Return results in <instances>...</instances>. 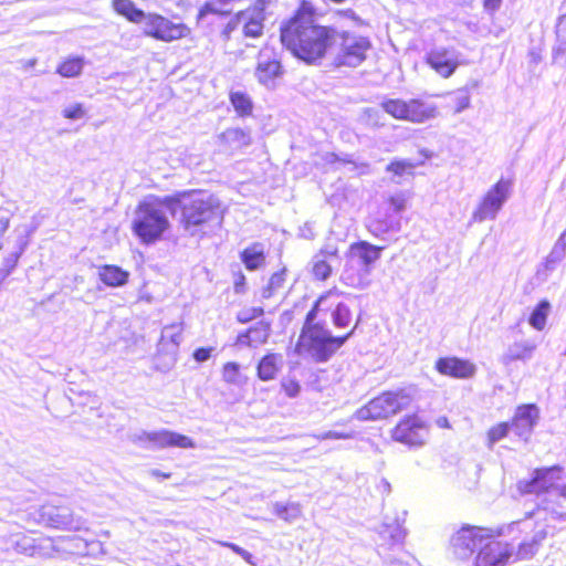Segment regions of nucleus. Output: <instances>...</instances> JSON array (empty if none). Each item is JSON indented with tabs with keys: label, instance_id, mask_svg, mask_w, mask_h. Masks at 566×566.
<instances>
[{
	"label": "nucleus",
	"instance_id": "nucleus-57",
	"mask_svg": "<svg viewBox=\"0 0 566 566\" xmlns=\"http://www.w3.org/2000/svg\"><path fill=\"white\" fill-rule=\"evenodd\" d=\"M399 227V221L398 220H395V221H390V223H388L384 230L388 231V230H391V229H395V228H398Z\"/></svg>",
	"mask_w": 566,
	"mask_h": 566
},
{
	"label": "nucleus",
	"instance_id": "nucleus-51",
	"mask_svg": "<svg viewBox=\"0 0 566 566\" xmlns=\"http://www.w3.org/2000/svg\"><path fill=\"white\" fill-rule=\"evenodd\" d=\"M150 474L156 479H169L171 476L170 472H161L159 470H153Z\"/></svg>",
	"mask_w": 566,
	"mask_h": 566
},
{
	"label": "nucleus",
	"instance_id": "nucleus-28",
	"mask_svg": "<svg viewBox=\"0 0 566 566\" xmlns=\"http://www.w3.org/2000/svg\"><path fill=\"white\" fill-rule=\"evenodd\" d=\"M229 102L232 105L237 116L247 118L253 116L254 104L251 96L242 91H231Z\"/></svg>",
	"mask_w": 566,
	"mask_h": 566
},
{
	"label": "nucleus",
	"instance_id": "nucleus-30",
	"mask_svg": "<svg viewBox=\"0 0 566 566\" xmlns=\"http://www.w3.org/2000/svg\"><path fill=\"white\" fill-rule=\"evenodd\" d=\"M417 166L418 164L411 160L395 159L386 166V171L395 178L402 179L413 177Z\"/></svg>",
	"mask_w": 566,
	"mask_h": 566
},
{
	"label": "nucleus",
	"instance_id": "nucleus-20",
	"mask_svg": "<svg viewBox=\"0 0 566 566\" xmlns=\"http://www.w3.org/2000/svg\"><path fill=\"white\" fill-rule=\"evenodd\" d=\"M283 74L284 67L276 57L260 60L254 70L258 82L268 87H274Z\"/></svg>",
	"mask_w": 566,
	"mask_h": 566
},
{
	"label": "nucleus",
	"instance_id": "nucleus-31",
	"mask_svg": "<svg viewBox=\"0 0 566 566\" xmlns=\"http://www.w3.org/2000/svg\"><path fill=\"white\" fill-rule=\"evenodd\" d=\"M551 311V304L547 300H541L533 308L528 323L536 331H543L546 326L547 316Z\"/></svg>",
	"mask_w": 566,
	"mask_h": 566
},
{
	"label": "nucleus",
	"instance_id": "nucleus-10",
	"mask_svg": "<svg viewBox=\"0 0 566 566\" xmlns=\"http://www.w3.org/2000/svg\"><path fill=\"white\" fill-rule=\"evenodd\" d=\"M494 537L486 539L476 551L473 566H507L513 557V547L507 542Z\"/></svg>",
	"mask_w": 566,
	"mask_h": 566
},
{
	"label": "nucleus",
	"instance_id": "nucleus-32",
	"mask_svg": "<svg viewBox=\"0 0 566 566\" xmlns=\"http://www.w3.org/2000/svg\"><path fill=\"white\" fill-rule=\"evenodd\" d=\"M166 430L144 432L137 437V441L143 444H148L154 448L165 449L166 448Z\"/></svg>",
	"mask_w": 566,
	"mask_h": 566
},
{
	"label": "nucleus",
	"instance_id": "nucleus-17",
	"mask_svg": "<svg viewBox=\"0 0 566 566\" xmlns=\"http://www.w3.org/2000/svg\"><path fill=\"white\" fill-rule=\"evenodd\" d=\"M382 247L374 245L367 241L353 242L347 255L349 259L357 261L363 265L366 273L369 272L371 265L380 258Z\"/></svg>",
	"mask_w": 566,
	"mask_h": 566
},
{
	"label": "nucleus",
	"instance_id": "nucleus-22",
	"mask_svg": "<svg viewBox=\"0 0 566 566\" xmlns=\"http://www.w3.org/2000/svg\"><path fill=\"white\" fill-rule=\"evenodd\" d=\"M289 283V269L284 265L279 270L274 271L268 279L266 283L260 290V296L262 300H271L285 290H287Z\"/></svg>",
	"mask_w": 566,
	"mask_h": 566
},
{
	"label": "nucleus",
	"instance_id": "nucleus-5",
	"mask_svg": "<svg viewBox=\"0 0 566 566\" xmlns=\"http://www.w3.org/2000/svg\"><path fill=\"white\" fill-rule=\"evenodd\" d=\"M413 401V396L405 388L384 390L357 409L356 418L361 421L387 420L409 409Z\"/></svg>",
	"mask_w": 566,
	"mask_h": 566
},
{
	"label": "nucleus",
	"instance_id": "nucleus-61",
	"mask_svg": "<svg viewBox=\"0 0 566 566\" xmlns=\"http://www.w3.org/2000/svg\"><path fill=\"white\" fill-rule=\"evenodd\" d=\"M35 64V60L28 61V66H33Z\"/></svg>",
	"mask_w": 566,
	"mask_h": 566
},
{
	"label": "nucleus",
	"instance_id": "nucleus-3",
	"mask_svg": "<svg viewBox=\"0 0 566 566\" xmlns=\"http://www.w3.org/2000/svg\"><path fill=\"white\" fill-rule=\"evenodd\" d=\"M332 294L328 291L322 294L307 312L297 340L294 345L296 355L307 357L315 363L327 361L354 334L357 322L353 328L343 336H332L323 323L315 322L321 303Z\"/></svg>",
	"mask_w": 566,
	"mask_h": 566
},
{
	"label": "nucleus",
	"instance_id": "nucleus-53",
	"mask_svg": "<svg viewBox=\"0 0 566 566\" xmlns=\"http://www.w3.org/2000/svg\"><path fill=\"white\" fill-rule=\"evenodd\" d=\"M226 547L230 548L232 552H234L235 554L242 556V554L244 553L245 549L241 548L240 546L233 544V543H224L223 544Z\"/></svg>",
	"mask_w": 566,
	"mask_h": 566
},
{
	"label": "nucleus",
	"instance_id": "nucleus-58",
	"mask_svg": "<svg viewBox=\"0 0 566 566\" xmlns=\"http://www.w3.org/2000/svg\"><path fill=\"white\" fill-rule=\"evenodd\" d=\"M9 271L0 269V284L9 276Z\"/></svg>",
	"mask_w": 566,
	"mask_h": 566
},
{
	"label": "nucleus",
	"instance_id": "nucleus-6",
	"mask_svg": "<svg viewBox=\"0 0 566 566\" xmlns=\"http://www.w3.org/2000/svg\"><path fill=\"white\" fill-rule=\"evenodd\" d=\"M500 535L502 530L493 531L484 526L463 524L451 535L449 549L455 559L468 560L486 539Z\"/></svg>",
	"mask_w": 566,
	"mask_h": 566
},
{
	"label": "nucleus",
	"instance_id": "nucleus-55",
	"mask_svg": "<svg viewBox=\"0 0 566 566\" xmlns=\"http://www.w3.org/2000/svg\"><path fill=\"white\" fill-rule=\"evenodd\" d=\"M84 115V111L81 106H73V118L81 117Z\"/></svg>",
	"mask_w": 566,
	"mask_h": 566
},
{
	"label": "nucleus",
	"instance_id": "nucleus-1",
	"mask_svg": "<svg viewBox=\"0 0 566 566\" xmlns=\"http://www.w3.org/2000/svg\"><path fill=\"white\" fill-rule=\"evenodd\" d=\"M319 13L311 0H300L293 13L280 24V42L307 65L321 63L329 53L335 30L316 22Z\"/></svg>",
	"mask_w": 566,
	"mask_h": 566
},
{
	"label": "nucleus",
	"instance_id": "nucleus-14",
	"mask_svg": "<svg viewBox=\"0 0 566 566\" xmlns=\"http://www.w3.org/2000/svg\"><path fill=\"white\" fill-rule=\"evenodd\" d=\"M219 146L222 151L233 155L252 144L250 132L241 127H230L218 136Z\"/></svg>",
	"mask_w": 566,
	"mask_h": 566
},
{
	"label": "nucleus",
	"instance_id": "nucleus-34",
	"mask_svg": "<svg viewBox=\"0 0 566 566\" xmlns=\"http://www.w3.org/2000/svg\"><path fill=\"white\" fill-rule=\"evenodd\" d=\"M166 448L191 449L195 447L191 438L178 432L166 430Z\"/></svg>",
	"mask_w": 566,
	"mask_h": 566
},
{
	"label": "nucleus",
	"instance_id": "nucleus-52",
	"mask_svg": "<svg viewBox=\"0 0 566 566\" xmlns=\"http://www.w3.org/2000/svg\"><path fill=\"white\" fill-rule=\"evenodd\" d=\"M226 547L230 548L232 552H234L235 554L242 556V554L244 553L245 549L241 548L240 546L233 544V543H224L223 544Z\"/></svg>",
	"mask_w": 566,
	"mask_h": 566
},
{
	"label": "nucleus",
	"instance_id": "nucleus-21",
	"mask_svg": "<svg viewBox=\"0 0 566 566\" xmlns=\"http://www.w3.org/2000/svg\"><path fill=\"white\" fill-rule=\"evenodd\" d=\"M338 258V249L334 245L322 248L314 256L312 264V275L317 281H326L333 273V268L328 260Z\"/></svg>",
	"mask_w": 566,
	"mask_h": 566
},
{
	"label": "nucleus",
	"instance_id": "nucleus-19",
	"mask_svg": "<svg viewBox=\"0 0 566 566\" xmlns=\"http://www.w3.org/2000/svg\"><path fill=\"white\" fill-rule=\"evenodd\" d=\"M437 107L421 98H410L405 102L403 122L424 123L437 116Z\"/></svg>",
	"mask_w": 566,
	"mask_h": 566
},
{
	"label": "nucleus",
	"instance_id": "nucleus-41",
	"mask_svg": "<svg viewBox=\"0 0 566 566\" xmlns=\"http://www.w3.org/2000/svg\"><path fill=\"white\" fill-rule=\"evenodd\" d=\"M264 314V310L260 306L245 308L237 314V321L241 324H247L252 319L259 318Z\"/></svg>",
	"mask_w": 566,
	"mask_h": 566
},
{
	"label": "nucleus",
	"instance_id": "nucleus-50",
	"mask_svg": "<svg viewBox=\"0 0 566 566\" xmlns=\"http://www.w3.org/2000/svg\"><path fill=\"white\" fill-rule=\"evenodd\" d=\"M436 422H437V426L441 429H451L449 419L444 416L439 417Z\"/></svg>",
	"mask_w": 566,
	"mask_h": 566
},
{
	"label": "nucleus",
	"instance_id": "nucleus-18",
	"mask_svg": "<svg viewBox=\"0 0 566 566\" xmlns=\"http://www.w3.org/2000/svg\"><path fill=\"white\" fill-rule=\"evenodd\" d=\"M270 334V323L259 321L245 331L239 333L235 337L234 344L241 347L256 348L268 342Z\"/></svg>",
	"mask_w": 566,
	"mask_h": 566
},
{
	"label": "nucleus",
	"instance_id": "nucleus-36",
	"mask_svg": "<svg viewBox=\"0 0 566 566\" xmlns=\"http://www.w3.org/2000/svg\"><path fill=\"white\" fill-rule=\"evenodd\" d=\"M407 198L403 193H395L386 198L385 210L386 213L398 214L406 209Z\"/></svg>",
	"mask_w": 566,
	"mask_h": 566
},
{
	"label": "nucleus",
	"instance_id": "nucleus-39",
	"mask_svg": "<svg viewBox=\"0 0 566 566\" xmlns=\"http://www.w3.org/2000/svg\"><path fill=\"white\" fill-rule=\"evenodd\" d=\"M28 244V241L24 239H21L19 241V250L11 253L9 256H7L3 261V270H8L9 274L12 272V270L17 266L18 261L22 253L24 252V249Z\"/></svg>",
	"mask_w": 566,
	"mask_h": 566
},
{
	"label": "nucleus",
	"instance_id": "nucleus-23",
	"mask_svg": "<svg viewBox=\"0 0 566 566\" xmlns=\"http://www.w3.org/2000/svg\"><path fill=\"white\" fill-rule=\"evenodd\" d=\"M240 260L248 271L262 269L266 263V253L260 242H254L240 252Z\"/></svg>",
	"mask_w": 566,
	"mask_h": 566
},
{
	"label": "nucleus",
	"instance_id": "nucleus-47",
	"mask_svg": "<svg viewBox=\"0 0 566 566\" xmlns=\"http://www.w3.org/2000/svg\"><path fill=\"white\" fill-rule=\"evenodd\" d=\"M470 99L468 96L458 98L454 105L451 106L453 113H459L469 106Z\"/></svg>",
	"mask_w": 566,
	"mask_h": 566
},
{
	"label": "nucleus",
	"instance_id": "nucleus-63",
	"mask_svg": "<svg viewBox=\"0 0 566 566\" xmlns=\"http://www.w3.org/2000/svg\"><path fill=\"white\" fill-rule=\"evenodd\" d=\"M2 248H3V244H2V242L0 241V250H1Z\"/></svg>",
	"mask_w": 566,
	"mask_h": 566
},
{
	"label": "nucleus",
	"instance_id": "nucleus-43",
	"mask_svg": "<svg viewBox=\"0 0 566 566\" xmlns=\"http://www.w3.org/2000/svg\"><path fill=\"white\" fill-rule=\"evenodd\" d=\"M335 17L354 22L356 25H365V21L350 8L339 9L335 11Z\"/></svg>",
	"mask_w": 566,
	"mask_h": 566
},
{
	"label": "nucleus",
	"instance_id": "nucleus-33",
	"mask_svg": "<svg viewBox=\"0 0 566 566\" xmlns=\"http://www.w3.org/2000/svg\"><path fill=\"white\" fill-rule=\"evenodd\" d=\"M405 102L402 98H386L381 102V108L392 118L402 120Z\"/></svg>",
	"mask_w": 566,
	"mask_h": 566
},
{
	"label": "nucleus",
	"instance_id": "nucleus-44",
	"mask_svg": "<svg viewBox=\"0 0 566 566\" xmlns=\"http://www.w3.org/2000/svg\"><path fill=\"white\" fill-rule=\"evenodd\" d=\"M536 541H525L518 545L517 555L520 558H528L536 553Z\"/></svg>",
	"mask_w": 566,
	"mask_h": 566
},
{
	"label": "nucleus",
	"instance_id": "nucleus-15",
	"mask_svg": "<svg viewBox=\"0 0 566 566\" xmlns=\"http://www.w3.org/2000/svg\"><path fill=\"white\" fill-rule=\"evenodd\" d=\"M266 13H259L255 9L244 8L238 11V20L242 35L249 39H259L264 34Z\"/></svg>",
	"mask_w": 566,
	"mask_h": 566
},
{
	"label": "nucleus",
	"instance_id": "nucleus-13",
	"mask_svg": "<svg viewBox=\"0 0 566 566\" xmlns=\"http://www.w3.org/2000/svg\"><path fill=\"white\" fill-rule=\"evenodd\" d=\"M434 369L442 376L455 379H469L476 373L474 363L457 356L438 358L434 363Z\"/></svg>",
	"mask_w": 566,
	"mask_h": 566
},
{
	"label": "nucleus",
	"instance_id": "nucleus-49",
	"mask_svg": "<svg viewBox=\"0 0 566 566\" xmlns=\"http://www.w3.org/2000/svg\"><path fill=\"white\" fill-rule=\"evenodd\" d=\"M59 73L64 76V77H71V63L70 62H64L60 67H59Z\"/></svg>",
	"mask_w": 566,
	"mask_h": 566
},
{
	"label": "nucleus",
	"instance_id": "nucleus-35",
	"mask_svg": "<svg viewBox=\"0 0 566 566\" xmlns=\"http://www.w3.org/2000/svg\"><path fill=\"white\" fill-rule=\"evenodd\" d=\"M352 319L353 315L350 308L346 304L339 303L333 313L334 325L344 328L350 325Z\"/></svg>",
	"mask_w": 566,
	"mask_h": 566
},
{
	"label": "nucleus",
	"instance_id": "nucleus-42",
	"mask_svg": "<svg viewBox=\"0 0 566 566\" xmlns=\"http://www.w3.org/2000/svg\"><path fill=\"white\" fill-rule=\"evenodd\" d=\"M281 388L289 398H295L301 391L300 382L293 378L283 379Z\"/></svg>",
	"mask_w": 566,
	"mask_h": 566
},
{
	"label": "nucleus",
	"instance_id": "nucleus-2",
	"mask_svg": "<svg viewBox=\"0 0 566 566\" xmlns=\"http://www.w3.org/2000/svg\"><path fill=\"white\" fill-rule=\"evenodd\" d=\"M166 210L177 219L178 227L189 233L205 232L223 221L220 200L206 190L187 189L165 196Z\"/></svg>",
	"mask_w": 566,
	"mask_h": 566
},
{
	"label": "nucleus",
	"instance_id": "nucleus-59",
	"mask_svg": "<svg viewBox=\"0 0 566 566\" xmlns=\"http://www.w3.org/2000/svg\"><path fill=\"white\" fill-rule=\"evenodd\" d=\"M241 557H242L245 562H248L249 564H253V562H252V555H251L249 552L244 551V553L242 554V556H241Z\"/></svg>",
	"mask_w": 566,
	"mask_h": 566
},
{
	"label": "nucleus",
	"instance_id": "nucleus-62",
	"mask_svg": "<svg viewBox=\"0 0 566 566\" xmlns=\"http://www.w3.org/2000/svg\"><path fill=\"white\" fill-rule=\"evenodd\" d=\"M562 495L566 499V486L563 489Z\"/></svg>",
	"mask_w": 566,
	"mask_h": 566
},
{
	"label": "nucleus",
	"instance_id": "nucleus-7",
	"mask_svg": "<svg viewBox=\"0 0 566 566\" xmlns=\"http://www.w3.org/2000/svg\"><path fill=\"white\" fill-rule=\"evenodd\" d=\"M430 424L424 417L416 411L402 416L390 429V439L408 448H420L426 444Z\"/></svg>",
	"mask_w": 566,
	"mask_h": 566
},
{
	"label": "nucleus",
	"instance_id": "nucleus-46",
	"mask_svg": "<svg viewBox=\"0 0 566 566\" xmlns=\"http://www.w3.org/2000/svg\"><path fill=\"white\" fill-rule=\"evenodd\" d=\"M193 358L198 361V363H202V361H206L207 359L210 358L211 356V348L210 347H199L197 348L193 354H192Z\"/></svg>",
	"mask_w": 566,
	"mask_h": 566
},
{
	"label": "nucleus",
	"instance_id": "nucleus-56",
	"mask_svg": "<svg viewBox=\"0 0 566 566\" xmlns=\"http://www.w3.org/2000/svg\"><path fill=\"white\" fill-rule=\"evenodd\" d=\"M368 284V280L366 277H360L356 284L352 283L353 286L363 287Z\"/></svg>",
	"mask_w": 566,
	"mask_h": 566
},
{
	"label": "nucleus",
	"instance_id": "nucleus-24",
	"mask_svg": "<svg viewBox=\"0 0 566 566\" xmlns=\"http://www.w3.org/2000/svg\"><path fill=\"white\" fill-rule=\"evenodd\" d=\"M282 366V356L275 353L265 354L256 365V375L262 381L276 377Z\"/></svg>",
	"mask_w": 566,
	"mask_h": 566
},
{
	"label": "nucleus",
	"instance_id": "nucleus-48",
	"mask_svg": "<svg viewBox=\"0 0 566 566\" xmlns=\"http://www.w3.org/2000/svg\"><path fill=\"white\" fill-rule=\"evenodd\" d=\"M502 3V0H483V8L489 12L496 11Z\"/></svg>",
	"mask_w": 566,
	"mask_h": 566
},
{
	"label": "nucleus",
	"instance_id": "nucleus-27",
	"mask_svg": "<svg viewBox=\"0 0 566 566\" xmlns=\"http://www.w3.org/2000/svg\"><path fill=\"white\" fill-rule=\"evenodd\" d=\"M113 10L132 23L144 22L146 14L133 0H112Z\"/></svg>",
	"mask_w": 566,
	"mask_h": 566
},
{
	"label": "nucleus",
	"instance_id": "nucleus-9",
	"mask_svg": "<svg viewBox=\"0 0 566 566\" xmlns=\"http://www.w3.org/2000/svg\"><path fill=\"white\" fill-rule=\"evenodd\" d=\"M144 35L161 42H174L190 35L191 29L182 22H174L159 13H147Z\"/></svg>",
	"mask_w": 566,
	"mask_h": 566
},
{
	"label": "nucleus",
	"instance_id": "nucleus-38",
	"mask_svg": "<svg viewBox=\"0 0 566 566\" xmlns=\"http://www.w3.org/2000/svg\"><path fill=\"white\" fill-rule=\"evenodd\" d=\"M512 424L510 422L503 421L494 424L488 431V441L490 444L495 443L496 441L505 438L509 433L510 427Z\"/></svg>",
	"mask_w": 566,
	"mask_h": 566
},
{
	"label": "nucleus",
	"instance_id": "nucleus-29",
	"mask_svg": "<svg viewBox=\"0 0 566 566\" xmlns=\"http://www.w3.org/2000/svg\"><path fill=\"white\" fill-rule=\"evenodd\" d=\"M536 346L532 343H515L513 344L506 354L503 356L502 361L506 365L515 361H525L531 358Z\"/></svg>",
	"mask_w": 566,
	"mask_h": 566
},
{
	"label": "nucleus",
	"instance_id": "nucleus-11",
	"mask_svg": "<svg viewBox=\"0 0 566 566\" xmlns=\"http://www.w3.org/2000/svg\"><path fill=\"white\" fill-rule=\"evenodd\" d=\"M562 470V467L558 464L536 468L530 479L520 480L516 483V491L520 495H541L548 493L556 484L553 473L559 474Z\"/></svg>",
	"mask_w": 566,
	"mask_h": 566
},
{
	"label": "nucleus",
	"instance_id": "nucleus-54",
	"mask_svg": "<svg viewBox=\"0 0 566 566\" xmlns=\"http://www.w3.org/2000/svg\"><path fill=\"white\" fill-rule=\"evenodd\" d=\"M226 547L230 548L232 552H234L235 554L242 556V554L244 553L245 549L241 548L240 546L233 544V543H224L223 544Z\"/></svg>",
	"mask_w": 566,
	"mask_h": 566
},
{
	"label": "nucleus",
	"instance_id": "nucleus-60",
	"mask_svg": "<svg viewBox=\"0 0 566 566\" xmlns=\"http://www.w3.org/2000/svg\"><path fill=\"white\" fill-rule=\"evenodd\" d=\"M63 113L66 118H71V108H65Z\"/></svg>",
	"mask_w": 566,
	"mask_h": 566
},
{
	"label": "nucleus",
	"instance_id": "nucleus-12",
	"mask_svg": "<svg viewBox=\"0 0 566 566\" xmlns=\"http://www.w3.org/2000/svg\"><path fill=\"white\" fill-rule=\"evenodd\" d=\"M511 185L510 179H500L483 197L475 217L480 220L493 218L507 198Z\"/></svg>",
	"mask_w": 566,
	"mask_h": 566
},
{
	"label": "nucleus",
	"instance_id": "nucleus-8",
	"mask_svg": "<svg viewBox=\"0 0 566 566\" xmlns=\"http://www.w3.org/2000/svg\"><path fill=\"white\" fill-rule=\"evenodd\" d=\"M369 36L349 31L339 33L338 51L334 57L336 66L356 67L366 61L371 50Z\"/></svg>",
	"mask_w": 566,
	"mask_h": 566
},
{
	"label": "nucleus",
	"instance_id": "nucleus-26",
	"mask_svg": "<svg viewBox=\"0 0 566 566\" xmlns=\"http://www.w3.org/2000/svg\"><path fill=\"white\" fill-rule=\"evenodd\" d=\"M98 276L105 285L117 287L128 282L129 272L118 265L105 264L98 269Z\"/></svg>",
	"mask_w": 566,
	"mask_h": 566
},
{
	"label": "nucleus",
	"instance_id": "nucleus-25",
	"mask_svg": "<svg viewBox=\"0 0 566 566\" xmlns=\"http://www.w3.org/2000/svg\"><path fill=\"white\" fill-rule=\"evenodd\" d=\"M539 417V411L536 405L525 403L516 408V411L512 418L511 424L522 427L523 429L531 431L536 424Z\"/></svg>",
	"mask_w": 566,
	"mask_h": 566
},
{
	"label": "nucleus",
	"instance_id": "nucleus-4",
	"mask_svg": "<svg viewBox=\"0 0 566 566\" xmlns=\"http://www.w3.org/2000/svg\"><path fill=\"white\" fill-rule=\"evenodd\" d=\"M165 210V196H148L137 202L130 231L140 244L154 245L167 237L171 222Z\"/></svg>",
	"mask_w": 566,
	"mask_h": 566
},
{
	"label": "nucleus",
	"instance_id": "nucleus-45",
	"mask_svg": "<svg viewBox=\"0 0 566 566\" xmlns=\"http://www.w3.org/2000/svg\"><path fill=\"white\" fill-rule=\"evenodd\" d=\"M247 277L245 275L239 271L233 275V287L237 293H242L245 290Z\"/></svg>",
	"mask_w": 566,
	"mask_h": 566
},
{
	"label": "nucleus",
	"instance_id": "nucleus-40",
	"mask_svg": "<svg viewBox=\"0 0 566 566\" xmlns=\"http://www.w3.org/2000/svg\"><path fill=\"white\" fill-rule=\"evenodd\" d=\"M240 28V20H238V11L229 19L226 25L220 31L222 41L228 42L231 40L234 31Z\"/></svg>",
	"mask_w": 566,
	"mask_h": 566
},
{
	"label": "nucleus",
	"instance_id": "nucleus-16",
	"mask_svg": "<svg viewBox=\"0 0 566 566\" xmlns=\"http://www.w3.org/2000/svg\"><path fill=\"white\" fill-rule=\"evenodd\" d=\"M426 63L443 78L450 77L460 64L448 49L430 51L426 56Z\"/></svg>",
	"mask_w": 566,
	"mask_h": 566
},
{
	"label": "nucleus",
	"instance_id": "nucleus-37",
	"mask_svg": "<svg viewBox=\"0 0 566 566\" xmlns=\"http://www.w3.org/2000/svg\"><path fill=\"white\" fill-rule=\"evenodd\" d=\"M222 379L227 384L237 385L241 382L242 376L240 365L235 361H228L222 366Z\"/></svg>",
	"mask_w": 566,
	"mask_h": 566
}]
</instances>
